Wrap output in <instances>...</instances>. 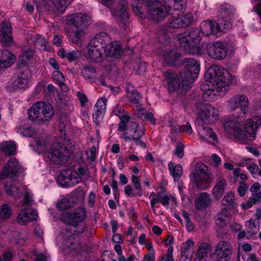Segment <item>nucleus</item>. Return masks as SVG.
Masks as SVG:
<instances>
[{
    "mask_svg": "<svg viewBox=\"0 0 261 261\" xmlns=\"http://www.w3.org/2000/svg\"><path fill=\"white\" fill-rule=\"evenodd\" d=\"M184 146L182 144H179L176 146L174 153L179 158H182L184 155Z\"/></svg>",
    "mask_w": 261,
    "mask_h": 261,
    "instance_id": "obj_62",
    "label": "nucleus"
},
{
    "mask_svg": "<svg viewBox=\"0 0 261 261\" xmlns=\"http://www.w3.org/2000/svg\"><path fill=\"white\" fill-rule=\"evenodd\" d=\"M261 124V119L258 117L250 119L246 121L244 125V129L246 132L247 143L248 140L254 139L256 135V131Z\"/></svg>",
    "mask_w": 261,
    "mask_h": 261,
    "instance_id": "obj_19",
    "label": "nucleus"
},
{
    "mask_svg": "<svg viewBox=\"0 0 261 261\" xmlns=\"http://www.w3.org/2000/svg\"><path fill=\"white\" fill-rule=\"evenodd\" d=\"M124 139L125 142L138 140L144 134V131L141 129L139 125L135 122L129 121L126 123V127L123 129Z\"/></svg>",
    "mask_w": 261,
    "mask_h": 261,
    "instance_id": "obj_14",
    "label": "nucleus"
},
{
    "mask_svg": "<svg viewBox=\"0 0 261 261\" xmlns=\"http://www.w3.org/2000/svg\"><path fill=\"white\" fill-rule=\"evenodd\" d=\"M70 156L69 151L62 142L56 143L53 144L47 151V158L49 161L56 165L65 164Z\"/></svg>",
    "mask_w": 261,
    "mask_h": 261,
    "instance_id": "obj_7",
    "label": "nucleus"
},
{
    "mask_svg": "<svg viewBox=\"0 0 261 261\" xmlns=\"http://www.w3.org/2000/svg\"><path fill=\"white\" fill-rule=\"evenodd\" d=\"M86 214L85 209L79 207L72 212H64L61 216V220L68 225H72L76 228L74 231L76 233H83L86 229L84 224L76 227L86 218Z\"/></svg>",
    "mask_w": 261,
    "mask_h": 261,
    "instance_id": "obj_6",
    "label": "nucleus"
},
{
    "mask_svg": "<svg viewBox=\"0 0 261 261\" xmlns=\"http://www.w3.org/2000/svg\"><path fill=\"white\" fill-rule=\"evenodd\" d=\"M126 91L129 101L134 105V108L135 110L142 109V105L140 102L142 97L140 93L130 84L127 86Z\"/></svg>",
    "mask_w": 261,
    "mask_h": 261,
    "instance_id": "obj_26",
    "label": "nucleus"
},
{
    "mask_svg": "<svg viewBox=\"0 0 261 261\" xmlns=\"http://www.w3.org/2000/svg\"><path fill=\"white\" fill-rule=\"evenodd\" d=\"M207 28H208L211 31V33L215 35H217L218 33L221 31V28L219 22L213 21L212 20H206L205 24Z\"/></svg>",
    "mask_w": 261,
    "mask_h": 261,
    "instance_id": "obj_48",
    "label": "nucleus"
},
{
    "mask_svg": "<svg viewBox=\"0 0 261 261\" xmlns=\"http://www.w3.org/2000/svg\"><path fill=\"white\" fill-rule=\"evenodd\" d=\"M35 211L32 208H25L21 210L17 216V221L20 224H25L37 218Z\"/></svg>",
    "mask_w": 261,
    "mask_h": 261,
    "instance_id": "obj_24",
    "label": "nucleus"
},
{
    "mask_svg": "<svg viewBox=\"0 0 261 261\" xmlns=\"http://www.w3.org/2000/svg\"><path fill=\"white\" fill-rule=\"evenodd\" d=\"M17 77L23 80L28 82L29 79L31 77V73L28 69L20 70L17 73Z\"/></svg>",
    "mask_w": 261,
    "mask_h": 261,
    "instance_id": "obj_57",
    "label": "nucleus"
},
{
    "mask_svg": "<svg viewBox=\"0 0 261 261\" xmlns=\"http://www.w3.org/2000/svg\"><path fill=\"white\" fill-rule=\"evenodd\" d=\"M121 47L118 44L114 45L111 42L104 49L105 54V59H108L107 63L109 65V62L113 61V60L120 58Z\"/></svg>",
    "mask_w": 261,
    "mask_h": 261,
    "instance_id": "obj_23",
    "label": "nucleus"
},
{
    "mask_svg": "<svg viewBox=\"0 0 261 261\" xmlns=\"http://www.w3.org/2000/svg\"><path fill=\"white\" fill-rule=\"evenodd\" d=\"M231 216L226 208H223L219 213L216 218L215 222L217 225L224 227L230 222Z\"/></svg>",
    "mask_w": 261,
    "mask_h": 261,
    "instance_id": "obj_33",
    "label": "nucleus"
},
{
    "mask_svg": "<svg viewBox=\"0 0 261 261\" xmlns=\"http://www.w3.org/2000/svg\"><path fill=\"white\" fill-rule=\"evenodd\" d=\"M75 202L72 197H65L61 199L57 204V208L60 211H65L73 207Z\"/></svg>",
    "mask_w": 261,
    "mask_h": 261,
    "instance_id": "obj_45",
    "label": "nucleus"
},
{
    "mask_svg": "<svg viewBox=\"0 0 261 261\" xmlns=\"http://www.w3.org/2000/svg\"><path fill=\"white\" fill-rule=\"evenodd\" d=\"M231 19L223 18V20H220V18H219L218 21L220 24L221 27L223 26L224 29H228L231 28V24L230 22Z\"/></svg>",
    "mask_w": 261,
    "mask_h": 261,
    "instance_id": "obj_63",
    "label": "nucleus"
},
{
    "mask_svg": "<svg viewBox=\"0 0 261 261\" xmlns=\"http://www.w3.org/2000/svg\"><path fill=\"white\" fill-rule=\"evenodd\" d=\"M211 203V198L207 193H200L195 199V205L197 210H201L207 207Z\"/></svg>",
    "mask_w": 261,
    "mask_h": 261,
    "instance_id": "obj_34",
    "label": "nucleus"
},
{
    "mask_svg": "<svg viewBox=\"0 0 261 261\" xmlns=\"http://www.w3.org/2000/svg\"><path fill=\"white\" fill-rule=\"evenodd\" d=\"M209 247V245L206 243H201L200 245L197 252V256L199 259L203 258L207 255Z\"/></svg>",
    "mask_w": 261,
    "mask_h": 261,
    "instance_id": "obj_50",
    "label": "nucleus"
},
{
    "mask_svg": "<svg viewBox=\"0 0 261 261\" xmlns=\"http://www.w3.org/2000/svg\"><path fill=\"white\" fill-rule=\"evenodd\" d=\"M18 132L21 135L27 137H31L36 133V131L34 127L25 125L19 126L18 128Z\"/></svg>",
    "mask_w": 261,
    "mask_h": 261,
    "instance_id": "obj_47",
    "label": "nucleus"
},
{
    "mask_svg": "<svg viewBox=\"0 0 261 261\" xmlns=\"http://www.w3.org/2000/svg\"><path fill=\"white\" fill-rule=\"evenodd\" d=\"M142 3H133L132 4L133 12L137 16L142 17Z\"/></svg>",
    "mask_w": 261,
    "mask_h": 261,
    "instance_id": "obj_55",
    "label": "nucleus"
},
{
    "mask_svg": "<svg viewBox=\"0 0 261 261\" xmlns=\"http://www.w3.org/2000/svg\"><path fill=\"white\" fill-rule=\"evenodd\" d=\"M16 61V57L7 49L0 50V68L10 67Z\"/></svg>",
    "mask_w": 261,
    "mask_h": 261,
    "instance_id": "obj_28",
    "label": "nucleus"
},
{
    "mask_svg": "<svg viewBox=\"0 0 261 261\" xmlns=\"http://www.w3.org/2000/svg\"><path fill=\"white\" fill-rule=\"evenodd\" d=\"M87 56L89 60L95 63H100L104 67L108 66L107 62L108 59H105L102 56L101 49L95 46H91L90 44L88 47Z\"/></svg>",
    "mask_w": 261,
    "mask_h": 261,
    "instance_id": "obj_21",
    "label": "nucleus"
},
{
    "mask_svg": "<svg viewBox=\"0 0 261 261\" xmlns=\"http://www.w3.org/2000/svg\"><path fill=\"white\" fill-rule=\"evenodd\" d=\"M232 252V247L231 244L226 241H220L217 246V248L214 255L216 256V259L227 260L229 258Z\"/></svg>",
    "mask_w": 261,
    "mask_h": 261,
    "instance_id": "obj_17",
    "label": "nucleus"
},
{
    "mask_svg": "<svg viewBox=\"0 0 261 261\" xmlns=\"http://www.w3.org/2000/svg\"><path fill=\"white\" fill-rule=\"evenodd\" d=\"M248 188V186L247 185L245 182L241 181L240 182V186L238 187V191L240 196L243 197L245 196L246 194V191Z\"/></svg>",
    "mask_w": 261,
    "mask_h": 261,
    "instance_id": "obj_60",
    "label": "nucleus"
},
{
    "mask_svg": "<svg viewBox=\"0 0 261 261\" xmlns=\"http://www.w3.org/2000/svg\"><path fill=\"white\" fill-rule=\"evenodd\" d=\"M228 106L234 118L245 117L249 108V100L245 95H235L228 101Z\"/></svg>",
    "mask_w": 261,
    "mask_h": 261,
    "instance_id": "obj_8",
    "label": "nucleus"
},
{
    "mask_svg": "<svg viewBox=\"0 0 261 261\" xmlns=\"http://www.w3.org/2000/svg\"><path fill=\"white\" fill-rule=\"evenodd\" d=\"M107 101L105 98H100L96 102L94 109V113L93 114L94 121L97 124H99L98 119L102 118L106 109Z\"/></svg>",
    "mask_w": 261,
    "mask_h": 261,
    "instance_id": "obj_29",
    "label": "nucleus"
},
{
    "mask_svg": "<svg viewBox=\"0 0 261 261\" xmlns=\"http://www.w3.org/2000/svg\"><path fill=\"white\" fill-rule=\"evenodd\" d=\"M164 76L168 82L169 90L174 92L179 90L180 85L177 75L173 72L168 70L164 74Z\"/></svg>",
    "mask_w": 261,
    "mask_h": 261,
    "instance_id": "obj_27",
    "label": "nucleus"
},
{
    "mask_svg": "<svg viewBox=\"0 0 261 261\" xmlns=\"http://www.w3.org/2000/svg\"><path fill=\"white\" fill-rule=\"evenodd\" d=\"M28 113L30 120L41 125L51 119L54 110L49 103L39 101L34 103L29 109Z\"/></svg>",
    "mask_w": 261,
    "mask_h": 261,
    "instance_id": "obj_4",
    "label": "nucleus"
},
{
    "mask_svg": "<svg viewBox=\"0 0 261 261\" xmlns=\"http://www.w3.org/2000/svg\"><path fill=\"white\" fill-rule=\"evenodd\" d=\"M16 145L13 141L6 142L0 145V151L7 155L15 154Z\"/></svg>",
    "mask_w": 261,
    "mask_h": 261,
    "instance_id": "obj_44",
    "label": "nucleus"
},
{
    "mask_svg": "<svg viewBox=\"0 0 261 261\" xmlns=\"http://www.w3.org/2000/svg\"><path fill=\"white\" fill-rule=\"evenodd\" d=\"M12 243L18 247L23 246L26 242V238L22 233H18L15 238L12 240Z\"/></svg>",
    "mask_w": 261,
    "mask_h": 261,
    "instance_id": "obj_51",
    "label": "nucleus"
},
{
    "mask_svg": "<svg viewBox=\"0 0 261 261\" xmlns=\"http://www.w3.org/2000/svg\"><path fill=\"white\" fill-rule=\"evenodd\" d=\"M236 120L226 121L224 125L226 130L229 134H233L243 144H247L246 136L242 130L243 123L245 119L243 118H235Z\"/></svg>",
    "mask_w": 261,
    "mask_h": 261,
    "instance_id": "obj_10",
    "label": "nucleus"
},
{
    "mask_svg": "<svg viewBox=\"0 0 261 261\" xmlns=\"http://www.w3.org/2000/svg\"><path fill=\"white\" fill-rule=\"evenodd\" d=\"M219 112L211 105H206L198 112L199 118L205 123L213 124L217 120Z\"/></svg>",
    "mask_w": 261,
    "mask_h": 261,
    "instance_id": "obj_15",
    "label": "nucleus"
},
{
    "mask_svg": "<svg viewBox=\"0 0 261 261\" xmlns=\"http://www.w3.org/2000/svg\"><path fill=\"white\" fill-rule=\"evenodd\" d=\"M167 1L173 3V10L171 12L173 19L166 24L168 30L185 28L194 23V16L191 13H187L182 18L179 17L186 9L187 0Z\"/></svg>",
    "mask_w": 261,
    "mask_h": 261,
    "instance_id": "obj_1",
    "label": "nucleus"
},
{
    "mask_svg": "<svg viewBox=\"0 0 261 261\" xmlns=\"http://www.w3.org/2000/svg\"><path fill=\"white\" fill-rule=\"evenodd\" d=\"M246 226L248 227V234L250 236L254 234L258 230L259 226L257 225L253 220H250L246 223Z\"/></svg>",
    "mask_w": 261,
    "mask_h": 261,
    "instance_id": "obj_52",
    "label": "nucleus"
},
{
    "mask_svg": "<svg viewBox=\"0 0 261 261\" xmlns=\"http://www.w3.org/2000/svg\"><path fill=\"white\" fill-rule=\"evenodd\" d=\"M19 168L20 167L17 160L15 158L10 159L2 169L0 173V178L4 179L8 177H14L16 176L19 172Z\"/></svg>",
    "mask_w": 261,
    "mask_h": 261,
    "instance_id": "obj_18",
    "label": "nucleus"
},
{
    "mask_svg": "<svg viewBox=\"0 0 261 261\" xmlns=\"http://www.w3.org/2000/svg\"><path fill=\"white\" fill-rule=\"evenodd\" d=\"M234 200V195L232 193H229L223 197L222 202L223 205L233 206Z\"/></svg>",
    "mask_w": 261,
    "mask_h": 261,
    "instance_id": "obj_53",
    "label": "nucleus"
},
{
    "mask_svg": "<svg viewBox=\"0 0 261 261\" xmlns=\"http://www.w3.org/2000/svg\"><path fill=\"white\" fill-rule=\"evenodd\" d=\"M115 1V0L114 1ZM114 2L112 4H110L107 7H110L112 14L113 16L120 18L122 22L125 24L127 20L129 17V13L127 11L128 4L125 0H121L116 8L111 7V5L114 4ZM107 6V5H106Z\"/></svg>",
    "mask_w": 261,
    "mask_h": 261,
    "instance_id": "obj_16",
    "label": "nucleus"
},
{
    "mask_svg": "<svg viewBox=\"0 0 261 261\" xmlns=\"http://www.w3.org/2000/svg\"><path fill=\"white\" fill-rule=\"evenodd\" d=\"M34 261H48L46 256L43 253H37L35 251L34 252Z\"/></svg>",
    "mask_w": 261,
    "mask_h": 261,
    "instance_id": "obj_64",
    "label": "nucleus"
},
{
    "mask_svg": "<svg viewBox=\"0 0 261 261\" xmlns=\"http://www.w3.org/2000/svg\"><path fill=\"white\" fill-rule=\"evenodd\" d=\"M184 69L193 73L194 76H198L200 71V66L193 58H186L184 60Z\"/></svg>",
    "mask_w": 261,
    "mask_h": 261,
    "instance_id": "obj_32",
    "label": "nucleus"
},
{
    "mask_svg": "<svg viewBox=\"0 0 261 261\" xmlns=\"http://www.w3.org/2000/svg\"><path fill=\"white\" fill-rule=\"evenodd\" d=\"M12 215V210L7 204H3L0 208V217L3 219H9Z\"/></svg>",
    "mask_w": 261,
    "mask_h": 261,
    "instance_id": "obj_49",
    "label": "nucleus"
},
{
    "mask_svg": "<svg viewBox=\"0 0 261 261\" xmlns=\"http://www.w3.org/2000/svg\"><path fill=\"white\" fill-rule=\"evenodd\" d=\"M156 197H153L151 200L150 204L153 208H154V205L158 202H161L164 206L168 205L171 196L167 194L164 195L162 194L161 192H160L156 193ZM153 211L155 212L154 209H153Z\"/></svg>",
    "mask_w": 261,
    "mask_h": 261,
    "instance_id": "obj_37",
    "label": "nucleus"
},
{
    "mask_svg": "<svg viewBox=\"0 0 261 261\" xmlns=\"http://www.w3.org/2000/svg\"><path fill=\"white\" fill-rule=\"evenodd\" d=\"M28 82L18 78L13 83V88L15 89H22L27 87Z\"/></svg>",
    "mask_w": 261,
    "mask_h": 261,
    "instance_id": "obj_54",
    "label": "nucleus"
},
{
    "mask_svg": "<svg viewBox=\"0 0 261 261\" xmlns=\"http://www.w3.org/2000/svg\"><path fill=\"white\" fill-rule=\"evenodd\" d=\"M180 57V54L175 50H170L164 54V59L169 65L175 64Z\"/></svg>",
    "mask_w": 261,
    "mask_h": 261,
    "instance_id": "obj_39",
    "label": "nucleus"
},
{
    "mask_svg": "<svg viewBox=\"0 0 261 261\" xmlns=\"http://www.w3.org/2000/svg\"><path fill=\"white\" fill-rule=\"evenodd\" d=\"M66 23L71 28L74 29L69 34L72 42L77 43L85 35V30L91 23V17L85 13H75L66 17Z\"/></svg>",
    "mask_w": 261,
    "mask_h": 261,
    "instance_id": "obj_2",
    "label": "nucleus"
},
{
    "mask_svg": "<svg viewBox=\"0 0 261 261\" xmlns=\"http://www.w3.org/2000/svg\"><path fill=\"white\" fill-rule=\"evenodd\" d=\"M0 41L5 46H11L13 43L12 27L9 22L4 21L0 24Z\"/></svg>",
    "mask_w": 261,
    "mask_h": 261,
    "instance_id": "obj_20",
    "label": "nucleus"
},
{
    "mask_svg": "<svg viewBox=\"0 0 261 261\" xmlns=\"http://www.w3.org/2000/svg\"><path fill=\"white\" fill-rule=\"evenodd\" d=\"M204 76L206 81L215 84L220 87L228 86L232 82L229 72L223 67L217 65L210 67Z\"/></svg>",
    "mask_w": 261,
    "mask_h": 261,
    "instance_id": "obj_5",
    "label": "nucleus"
},
{
    "mask_svg": "<svg viewBox=\"0 0 261 261\" xmlns=\"http://www.w3.org/2000/svg\"><path fill=\"white\" fill-rule=\"evenodd\" d=\"M58 181L64 187L74 186L82 181V178L77 172L67 169L62 171L59 175Z\"/></svg>",
    "mask_w": 261,
    "mask_h": 261,
    "instance_id": "obj_11",
    "label": "nucleus"
},
{
    "mask_svg": "<svg viewBox=\"0 0 261 261\" xmlns=\"http://www.w3.org/2000/svg\"><path fill=\"white\" fill-rule=\"evenodd\" d=\"M111 41L108 35L106 33L101 32L97 34L91 39L89 44L91 46H95L102 49H105L108 45L110 44Z\"/></svg>",
    "mask_w": 261,
    "mask_h": 261,
    "instance_id": "obj_25",
    "label": "nucleus"
},
{
    "mask_svg": "<svg viewBox=\"0 0 261 261\" xmlns=\"http://www.w3.org/2000/svg\"><path fill=\"white\" fill-rule=\"evenodd\" d=\"M80 56V54L77 50L73 51L72 53H67L66 54V58H67L70 62L76 60L79 58Z\"/></svg>",
    "mask_w": 261,
    "mask_h": 261,
    "instance_id": "obj_61",
    "label": "nucleus"
},
{
    "mask_svg": "<svg viewBox=\"0 0 261 261\" xmlns=\"http://www.w3.org/2000/svg\"><path fill=\"white\" fill-rule=\"evenodd\" d=\"M205 48L208 56L211 58L216 60H222L227 56V50L223 42H217L206 44Z\"/></svg>",
    "mask_w": 261,
    "mask_h": 261,
    "instance_id": "obj_13",
    "label": "nucleus"
},
{
    "mask_svg": "<svg viewBox=\"0 0 261 261\" xmlns=\"http://www.w3.org/2000/svg\"><path fill=\"white\" fill-rule=\"evenodd\" d=\"M226 185V180L222 179L214 187L213 189V194L216 199H219L222 196Z\"/></svg>",
    "mask_w": 261,
    "mask_h": 261,
    "instance_id": "obj_41",
    "label": "nucleus"
},
{
    "mask_svg": "<svg viewBox=\"0 0 261 261\" xmlns=\"http://www.w3.org/2000/svg\"><path fill=\"white\" fill-rule=\"evenodd\" d=\"M34 51L32 49H27L24 51L19 57L18 66V68L26 67L33 58Z\"/></svg>",
    "mask_w": 261,
    "mask_h": 261,
    "instance_id": "obj_35",
    "label": "nucleus"
},
{
    "mask_svg": "<svg viewBox=\"0 0 261 261\" xmlns=\"http://www.w3.org/2000/svg\"><path fill=\"white\" fill-rule=\"evenodd\" d=\"M112 113L115 115L118 116L120 120L118 130L120 132L123 131L126 127V123H127L130 120V117L127 115V112L122 108L117 107L113 111Z\"/></svg>",
    "mask_w": 261,
    "mask_h": 261,
    "instance_id": "obj_30",
    "label": "nucleus"
},
{
    "mask_svg": "<svg viewBox=\"0 0 261 261\" xmlns=\"http://www.w3.org/2000/svg\"><path fill=\"white\" fill-rule=\"evenodd\" d=\"M213 177L209 173L207 167L202 163H198L192 172V181L197 187L200 188L202 183L209 184L213 180Z\"/></svg>",
    "mask_w": 261,
    "mask_h": 261,
    "instance_id": "obj_9",
    "label": "nucleus"
},
{
    "mask_svg": "<svg viewBox=\"0 0 261 261\" xmlns=\"http://www.w3.org/2000/svg\"><path fill=\"white\" fill-rule=\"evenodd\" d=\"M214 95L215 93H214V91L208 89L203 92L202 96L204 100L211 101L213 100Z\"/></svg>",
    "mask_w": 261,
    "mask_h": 261,
    "instance_id": "obj_59",
    "label": "nucleus"
},
{
    "mask_svg": "<svg viewBox=\"0 0 261 261\" xmlns=\"http://www.w3.org/2000/svg\"><path fill=\"white\" fill-rule=\"evenodd\" d=\"M169 169L171 175L175 181H178L182 173V168L179 164L174 166L173 163L169 164Z\"/></svg>",
    "mask_w": 261,
    "mask_h": 261,
    "instance_id": "obj_43",
    "label": "nucleus"
},
{
    "mask_svg": "<svg viewBox=\"0 0 261 261\" xmlns=\"http://www.w3.org/2000/svg\"><path fill=\"white\" fill-rule=\"evenodd\" d=\"M84 76L91 82H96L97 81V73L95 68L88 65H84L82 70Z\"/></svg>",
    "mask_w": 261,
    "mask_h": 261,
    "instance_id": "obj_38",
    "label": "nucleus"
},
{
    "mask_svg": "<svg viewBox=\"0 0 261 261\" xmlns=\"http://www.w3.org/2000/svg\"><path fill=\"white\" fill-rule=\"evenodd\" d=\"M180 76L182 82V89H184V85H186L187 87L185 88L186 91L188 90L189 84H191L194 80L198 77L194 76L193 73L185 69L184 71L180 73Z\"/></svg>",
    "mask_w": 261,
    "mask_h": 261,
    "instance_id": "obj_42",
    "label": "nucleus"
},
{
    "mask_svg": "<svg viewBox=\"0 0 261 261\" xmlns=\"http://www.w3.org/2000/svg\"><path fill=\"white\" fill-rule=\"evenodd\" d=\"M201 39V32L196 28L189 29L178 36L180 48L186 54L192 55L202 54L201 48L198 46Z\"/></svg>",
    "mask_w": 261,
    "mask_h": 261,
    "instance_id": "obj_3",
    "label": "nucleus"
},
{
    "mask_svg": "<svg viewBox=\"0 0 261 261\" xmlns=\"http://www.w3.org/2000/svg\"><path fill=\"white\" fill-rule=\"evenodd\" d=\"M173 248L170 247L166 254L162 257L160 261H174L173 257Z\"/></svg>",
    "mask_w": 261,
    "mask_h": 261,
    "instance_id": "obj_56",
    "label": "nucleus"
},
{
    "mask_svg": "<svg viewBox=\"0 0 261 261\" xmlns=\"http://www.w3.org/2000/svg\"><path fill=\"white\" fill-rule=\"evenodd\" d=\"M53 5L50 6L48 2L45 1L43 2V5L45 11H52V8L54 6L59 11L63 12L69 4V0H50Z\"/></svg>",
    "mask_w": 261,
    "mask_h": 261,
    "instance_id": "obj_31",
    "label": "nucleus"
},
{
    "mask_svg": "<svg viewBox=\"0 0 261 261\" xmlns=\"http://www.w3.org/2000/svg\"><path fill=\"white\" fill-rule=\"evenodd\" d=\"M147 9L150 18L158 22L164 20L169 15L171 11L170 7L161 3L149 7Z\"/></svg>",
    "mask_w": 261,
    "mask_h": 261,
    "instance_id": "obj_12",
    "label": "nucleus"
},
{
    "mask_svg": "<svg viewBox=\"0 0 261 261\" xmlns=\"http://www.w3.org/2000/svg\"><path fill=\"white\" fill-rule=\"evenodd\" d=\"M219 12V18H220V20L223 21V18L231 19L233 16V8L228 4L221 6Z\"/></svg>",
    "mask_w": 261,
    "mask_h": 261,
    "instance_id": "obj_40",
    "label": "nucleus"
},
{
    "mask_svg": "<svg viewBox=\"0 0 261 261\" xmlns=\"http://www.w3.org/2000/svg\"><path fill=\"white\" fill-rule=\"evenodd\" d=\"M197 130L199 135L203 140L213 144H216L218 143L217 136L211 127L205 126L201 124H198Z\"/></svg>",
    "mask_w": 261,
    "mask_h": 261,
    "instance_id": "obj_22",
    "label": "nucleus"
},
{
    "mask_svg": "<svg viewBox=\"0 0 261 261\" xmlns=\"http://www.w3.org/2000/svg\"><path fill=\"white\" fill-rule=\"evenodd\" d=\"M53 79L57 81L58 82V84L60 83H62L63 82H64L65 81V77L64 74L61 72L59 69L57 70L56 71H54L53 73L52 74Z\"/></svg>",
    "mask_w": 261,
    "mask_h": 261,
    "instance_id": "obj_58",
    "label": "nucleus"
},
{
    "mask_svg": "<svg viewBox=\"0 0 261 261\" xmlns=\"http://www.w3.org/2000/svg\"><path fill=\"white\" fill-rule=\"evenodd\" d=\"M64 244L65 247L71 250H74L79 249L80 247V244L78 240L75 239V237L71 234L67 239L65 240Z\"/></svg>",
    "mask_w": 261,
    "mask_h": 261,
    "instance_id": "obj_46",
    "label": "nucleus"
},
{
    "mask_svg": "<svg viewBox=\"0 0 261 261\" xmlns=\"http://www.w3.org/2000/svg\"><path fill=\"white\" fill-rule=\"evenodd\" d=\"M5 189L8 196H13L15 199L20 198L22 195V193L19 191L17 186L11 182L7 181L5 185Z\"/></svg>",
    "mask_w": 261,
    "mask_h": 261,
    "instance_id": "obj_36",
    "label": "nucleus"
}]
</instances>
